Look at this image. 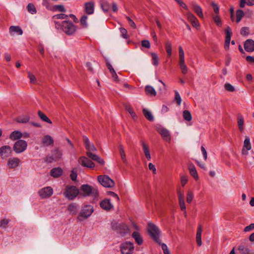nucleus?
I'll use <instances>...</instances> for the list:
<instances>
[{"instance_id": "1", "label": "nucleus", "mask_w": 254, "mask_h": 254, "mask_svg": "<svg viewBox=\"0 0 254 254\" xmlns=\"http://www.w3.org/2000/svg\"><path fill=\"white\" fill-rule=\"evenodd\" d=\"M55 25L56 29H62L68 35H73L76 30V26L69 20H64L61 23L55 21Z\"/></svg>"}, {"instance_id": "2", "label": "nucleus", "mask_w": 254, "mask_h": 254, "mask_svg": "<svg viewBox=\"0 0 254 254\" xmlns=\"http://www.w3.org/2000/svg\"><path fill=\"white\" fill-rule=\"evenodd\" d=\"M83 139L85 148L87 150H88V151L87 152V155L88 157L94 161H96L100 164L104 165L105 162L103 159L99 157L98 155L93 154L91 152V151H96V149L92 144L90 143L88 138L85 136H84Z\"/></svg>"}, {"instance_id": "3", "label": "nucleus", "mask_w": 254, "mask_h": 254, "mask_svg": "<svg viewBox=\"0 0 254 254\" xmlns=\"http://www.w3.org/2000/svg\"><path fill=\"white\" fill-rule=\"evenodd\" d=\"M79 193L84 196L96 197L98 195V190L95 187L88 185H83L80 187Z\"/></svg>"}, {"instance_id": "4", "label": "nucleus", "mask_w": 254, "mask_h": 254, "mask_svg": "<svg viewBox=\"0 0 254 254\" xmlns=\"http://www.w3.org/2000/svg\"><path fill=\"white\" fill-rule=\"evenodd\" d=\"M148 231L152 238L157 243L160 244L159 238L160 231L158 228L152 223L148 224Z\"/></svg>"}, {"instance_id": "5", "label": "nucleus", "mask_w": 254, "mask_h": 254, "mask_svg": "<svg viewBox=\"0 0 254 254\" xmlns=\"http://www.w3.org/2000/svg\"><path fill=\"white\" fill-rule=\"evenodd\" d=\"M79 190L75 186H67L65 188L64 194L69 199H74L79 194Z\"/></svg>"}, {"instance_id": "6", "label": "nucleus", "mask_w": 254, "mask_h": 254, "mask_svg": "<svg viewBox=\"0 0 254 254\" xmlns=\"http://www.w3.org/2000/svg\"><path fill=\"white\" fill-rule=\"evenodd\" d=\"M93 207L92 206L90 205H85L83 206L81 208L79 215L78 217V219L82 221V219L81 218L83 219H86L91 216L92 213L93 212Z\"/></svg>"}, {"instance_id": "7", "label": "nucleus", "mask_w": 254, "mask_h": 254, "mask_svg": "<svg viewBox=\"0 0 254 254\" xmlns=\"http://www.w3.org/2000/svg\"><path fill=\"white\" fill-rule=\"evenodd\" d=\"M98 181L103 186L106 188H111L114 185V181L107 175L99 176Z\"/></svg>"}, {"instance_id": "8", "label": "nucleus", "mask_w": 254, "mask_h": 254, "mask_svg": "<svg viewBox=\"0 0 254 254\" xmlns=\"http://www.w3.org/2000/svg\"><path fill=\"white\" fill-rule=\"evenodd\" d=\"M27 143L23 140H18L14 144L13 150L17 153L24 152L27 148Z\"/></svg>"}, {"instance_id": "9", "label": "nucleus", "mask_w": 254, "mask_h": 254, "mask_svg": "<svg viewBox=\"0 0 254 254\" xmlns=\"http://www.w3.org/2000/svg\"><path fill=\"white\" fill-rule=\"evenodd\" d=\"M121 250L123 254H131L134 250L133 244L130 242H125L122 244Z\"/></svg>"}, {"instance_id": "10", "label": "nucleus", "mask_w": 254, "mask_h": 254, "mask_svg": "<svg viewBox=\"0 0 254 254\" xmlns=\"http://www.w3.org/2000/svg\"><path fill=\"white\" fill-rule=\"evenodd\" d=\"M53 190L51 187H44L38 191V194L42 198H49L52 195Z\"/></svg>"}, {"instance_id": "11", "label": "nucleus", "mask_w": 254, "mask_h": 254, "mask_svg": "<svg viewBox=\"0 0 254 254\" xmlns=\"http://www.w3.org/2000/svg\"><path fill=\"white\" fill-rule=\"evenodd\" d=\"M157 130L165 141L168 142H170L171 137L168 130L162 127H158L157 128Z\"/></svg>"}, {"instance_id": "12", "label": "nucleus", "mask_w": 254, "mask_h": 254, "mask_svg": "<svg viewBox=\"0 0 254 254\" xmlns=\"http://www.w3.org/2000/svg\"><path fill=\"white\" fill-rule=\"evenodd\" d=\"M186 16L189 21H190L192 26L194 27H198L199 26V23L197 18L190 11H188L186 13Z\"/></svg>"}, {"instance_id": "13", "label": "nucleus", "mask_w": 254, "mask_h": 254, "mask_svg": "<svg viewBox=\"0 0 254 254\" xmlns=\"http://www.w3.org/2000/svg\"><path fill=\"white\" fill-rule=\"evenodd\" d=\"M78 163L84 167L93 168L95 165L90 160L85 157H81L78 160Z\"/></svg>"}, {"instance_id": "14", "label": "nucleus", "mask_w": 254, "mask_h": 254, "mask_svg": "<svg viewBox=\"0 0 254 254\" xmlns=\"http://www.w3.org/2000/svg\"><path fill=\"white\" fill-rule=\"evenodd\" d=\"M11 152V148L9 146H3L0 148V156L2 158H6L10 156Z\"/></svg>"}, {"instance_id": "15", "label": "nucleus", "mask_w": 254, "mask_h": 254, "mask_svg": "<svg viewBox=\"0 0 254 254\" xmlns=\"http://www.w3.org/2000/svg\"><path fill=\"white\" fill-rule=\"evenodd\" d=\"M20 160L17 157L10 158L7 161V167L9 169H14L19 165Z\"/></svg>"}, {"instance_id": "16", "label": "nucleus", "mask_w": 254, "mask_h": 254, "mask_svg": "<svg viewBox=\"0 0 254 254\" xmlns=\"http://www.w3.org/2000/svg\"><path fill=\"white\" fill-rule=\"evenodd\" d=\"M177 193H178V196L180 207L182 210H186V205H185V200H184V193L182 191H181V190H177Z\"/></svg>"}, {"instance_id": "17", "label": "nucleus", "mask_w": 254, "mask_h": 254, "mask_svg": "<svg viewBox=\"0 0 254 254\" xmlns=\"http://www.w3.org/2000/svg\"><path fill=\"white\" fill-rule=\"evenodd\" d=\"M192 8L194 12L197 15V16L201 19L204 18L203 14L201 7L195 3H191V4Z\"/></svg>"}, {"instance_id": "18", "label": "nucleus", "mask_w": 254, "mask_h": 254, "mask_svg": "<svg viewBox=\"0 0 254 254\" xmlns=\"http://www.w3.org/2000/svg\"><path fill=\"white\" fill-rule=\"evenodd\" d=\"M226 32V39L224 45V48L225 49L227 50L229 48L230 42L231 40V37L232 34L231 28L229 27H227V28L225 30Z\"/></svg>"}, {"instance_id": "19", "label": "nucleus", "mask_w": 254, "mask_h": 254, "mask_svg": "<svg viewBox=\"0 0 254 254\" xmlns=\"http://www.w3.org/2000/svg\"><path fill=\"white\" fill-rule=\"evenodd\" d=\"M42 143L45 146L53 145L54 144V139L50 135H46L42 137Z\"/></svg>"}, {"instance_id": "20", "label": "nucleus", "mask_w": 254, "mask_h": 254, "mask_svg": "<svg viewBox=\"0 0 254 254\" xmlns=\"http://www.w3.org/2000/svg\"><path fill=\"white\" fill-rule=\"evenodd\" d=\"M94 3L92 1L85 3L84 11L88 14H91L94 12Z\"/></svg>"}, {"instance_id": "21", "label": "nucleus", "mask_w": 254, "mask_h": 254, "mask_svg": "<svg viewBox=\"0 0 254 254\" xmlns=\"http://www.w3.org/2000/svg\"><path fill=\"white\" fill-rule=\"evenodd\" d=\"M252 147L250 142V139L248 136L246 137L244 142V145L242 150L243 154H247L248 151L251 150Z\"/></svg>"}, {"instance_id": "22", "label": "nucleus", "mask_w": 254, "mask_h": 254, "mask_svg": "<svg viewBox=\"0 0 254 254\" xmlns=\"http://www.w3.org/2000/svg\"><path fill=\"white\" fill-rule=\"evenodd\" d=\"M244 48L246 51L252 52L254 51V41L252 39H248L246 41L244 44Z\"/></svg>"}, {"instance_id": "23", "label": "nucleus", "mask_w": 254, "mask_h": 254, "mask_svg": "<svg viewBox=\"0 0 254 254\" xmlns=\"http://www.w3.org/2000/svg\"><path fill=\"white\" fill-rule=\"evenodd\" d=\"M9 32L11 35H13L14 33H16L17 35H22L23 33V31L21 28L16 26H10L9 28Z\"/></svg>"}, {"instance_id": "24", "label": "nucleus", "mask_w": 254, "mask_h": 254, "mask_svg": "<svg viewBox=\"0 0 254 254\" xmlns=\"http://www.w3.org/2000/svg\"><path fill=\"white\" fill-rule=\"evenodd\" d=\"M100 206L106 210H110L113 207L110 200L107 199H105L101 202Z\"/></svg>"}, {"instance_id": "25", "label": "nucleus", "mask_w": 254, "mask_h": 254, "mask_svg": "<svg viewBox=\"0 0 254 254\" xmlns=\"http://www.w3.org/2000/svg\"><path fill=\"white\" fill-rule=\"evenodd\" d=\"M63 170L59 167L53 168L51 171V175L54 178H58L62 175Z\"/></svg>"}, {"instance_id": "26", "label": "nucleus", "mask_w": 254, "mask_h": 254, "mask_svg": "<svg viewBox=\"0 0 254 254\" xmlns=\"http://www.w3.org/2000/svg\"><path fill=\"white\" fill-rule=\"evenodd\" d=\"M22 136V133L19 131L16 130L11 133L9 137L11 140H15L20 138Z\"/></svg>"}, {"instance_id": "27", "label": "nucleus", "mask_w": 254, "mask_h": 254, "mask_svg": "<svg viewBox=\"0 0 254 254\" xmlns=\"http://www.w3.org/2000/svg\"><path fill=\"white\" fill-rule=\"evenodd\" d=\"M132 237L135 240L136 243L140 245L143 243V239L140 235L137 232H134L132 234Z\"/></svg>"}, {"instance_id": "28", "label": "nucleus", "mask_w": 254, "mask_h": 254, "mask_svg": "<svg viewBox=\"0 0 254 254\" xmlns=\"http://www.w3.org/2000/svg\"><path fill=\"white\" fill-rule=\"evenodd\" d=\"M165 48L168 57L171 56L172 54V45L171 41H167L165 43Z\"/></svg>"}, {"instance_id": "29", "label": "nucleus", "mask_w": 254, "mask_h": 254, "mask_svg": "<svg viewBox=\"0 0 254 254\" xmlns=\"http://www.w3.org/2000/svg\"><path fill=\"white\" fill-rule=\"evenodd\" d=\"M145 93L146 94L152 96H155L156 92L154 88L149 85L146 86L145 89Z\"/></svg>"}, {"instance_id": "30", "label": "nucleus", "mask_w": 254, "mask_h": 254, "mask_svg": "<svg viewBox=\"0 0 254 254\" xmlns=\"http://www.w3.org/2000/svg\"><path fill=\"white\" fill-rule=\"evenodd\" d=\"M142 149L145 157L148 160L151 159V155L150 154L149 148L148 146L143 142H142Z\"/></svg>"}, {"instance_id": "31", "label": "nucleus", "mask_w": 254, "mask_h": 254, "mask_svg": "<svg viewBox=\"0 0 254 254\" xmlns=\"http://www.w3.org/2000/svg\"><path fill=\"white\" fill-rule=\"evenodd\" d=\"M16 121L19 123H26L29 121V117L27 115L20 116L16 119Z\"/></svg>"}, {"instance_id": "32", "label": "nucleus", "mask_w": 254, "mask_h": 254, "mask_svg": "<svg viewBox=\"0 0 254 254\" xmlns=\"http://www.w3.org/2000/svg\"><path fill=\"white\" fill-rule=\"evenodd\" d=\"M244 118L242 115H239L238 117V126L241 132H243L244 130Z\"/></svg>"}, {"instance_id": "33", "label": "nucleus", "mask_w": 254, "mask_h": 254, "mask_svg": "<svg viewBox=\"0 0 254 254\" xmlns=\"http://www.w3.org/2000/svg\"><path fill=\"white\" fill-rule=\"evenodd\" d=\"M143 114L145 117L149 121H152L154 119V117L152 115L151 113L146 109H143Z\"/></svg>"}, {"instance_id": "34", "label": "nucleus", "mask_w": 254, "mask_h": 254, "mask_svg": "<svg viewBox=\"0 0 254 254\" xmlns=\"http://www.w3.org/2000/svg\"><path fill=\"white\" fill-rule=\"evenodd\" d=\"M179 64L182 73L184 74H187L188 68L185 64V61H179Z\"/></svg>"}, {"instance_id": "35", "label": "nucleus", "mask_w": 254, "mask_h": 254, "mask_svg": "<svg viewBox=\"0 0 254 254\" xmlns=\"http://www.w3.org/2000/svg\"><path fill=\"white\" fill-rule=\"evenodd\" d=\"M189 171H190V174L194 178V179L195 180H198V174H197V173L195 168L193 166H190L189 167Z\"/></svg>"}, {"instance_id": "36", "label": "nucleus", "mask_w": 254, "mask_h": 254, "mask_svg": "<svg viewBox=\"0 0 254 254\" xmlns=\"http://www.w3.org/2000/svg\"><path fill=\"white\" fill-rule=\"evenodd\" d=\"M38 114L40 118L43 121L45 122H47L49 124H52L51 121L47 117V116L45 115L43 113H42L41 111H38Z\"/></svg>"}, {"instance_id": "37", "label": "nucleus", "mask_w": 254, "mask_h": 254, "mask_svg": "<svg viewBox=\"0 0 254 254\" xmlns=\"http://www.w3.org/2000/svg\"><path fill=\"white\" fill-rule=\"evenodd\" d=\"M150 55L152 58V64L154 66H157L159 64V59L157 54L151 53Z\"/></svg>"}, {"instance_id": "38", "label": "nucleus", "mask_w": 254, "mask_h": 254, "mask_svg": "<svg viewBox=\"0 0 254 254\" xmlns=\"http://www.w3.org/2000/svg\"><path fill=\"white\" fill-rule=\"evenodd\" d=\"M126 110L129 113V114L131 115V117L134 119L135 120L137 118V116L135 114V113L134 112L132 107L129 105H127L125 106Z\"/></svg>"}, {"instance_id": "39", "label": "nucleus", "mask_w": 254, "mask_h": 254, "mask_svg": "<svg viewBox=\"0 0 254 254\" xmlns=\"http://www.w3.org/2000/svg\"><path fill=\"white\" fill-rule=\"evenodd\" d=\"M68 17V15L61 13L54 15L52 18L54 20L55 22L56 19H65V20H67Z\"/></svg>"}, {"instance_id": "40", "label": "nucleus", "mask_w": 254, "mask_h": 254, "mask_svg": "<svg viewBox=\"0 0 254 254\" xmlns=\"http://www.w3.org/2000/svg\"><path fill=\"white\" fill-rule=\"evenodd\" d=\"M212 17L214 22L217 26H220L222 25V21L220 17L219 14H213L212 15Z\"/></svg>"}, {"instance_id": "41", "label": "nucleus", "mask_w": 254, "mask_h": 254, "mask_svg": "<svg viewBox=\"0 0 254 254\" xmlns=\"http://www.w3.org/2000/svg\"><path fill=\"white\" fill-rule=\"evenodd\" d=\"M119 149L121 159L124 162H125L126 161V156L123 146L120 145Z\"/></svg>"}, {"instance_id": "42", "label": "nucleus", "mask_w": 254, "mask_h": 254, "mask_svg": "<svg viewBox=\"0 0 254 254\" xmlns=\"http://www.w3.org/2000/svg\"><path fill=\"white\" fill-rule=\"evenodd\" d=\"M88 16L86 15H83L80 20V24L83 27H87L88 26L87 24Z\"/></svg>"}, {"instance_id": "43", "label": "nucleus", "mask_w": 254, "mask_h": 254, "mask_svg": "<svg viewBox=\"0 0 254 254\" xmlns=\"http://www.w3.org/2000/svg\"><path fill=\"white\" fill-rule=\"evenodd\" d=\"M193 192L191 190H189L187 194V202L188 203H191L193 198Z\"/></svg>"}, {"instance_id": "44", "label": "nucleus", "mask_w": 254, "mask_h": 254, "mask_svg": "<svg viewBox=\"0 0 254 254\" xmlns=\"http://www.w3.org/2000/svg\"><path fill=\"white\" fill-rule=\"evenodd\" d=\"M179 61H185V54L181 46L179 47Z\"/></svg>"}, {"instance_id": "45", "label": "nucleus", "mask_w": 254, "mask_h": 254, "mask_svg": "<svg viewBox=\"0 0 254 254\" xmlns=\"http://www.w3.org/2000/svg\"><path fill=\"white\" fill-rule=\"evenodd\" d=\"M183 117L184 119L187 121H190L192 119L190 113L187 110H185L183 112Z\"/></svg>"}, {"instance_id": "46", "label": "nucleus", "mask_w": 254, "mask_h": 254, "mask_svg": "<svg viewBox=\"0 0 254 254\" xmlns=\"http://www.w3.org/2000/svg\"><path fill=\"white\" fill-rule=\"evenodd\" d=\"M244 14L242 10H238L236 11V22L239 23L243 17Z\"/></svg>"}, {"instance_id": "47", "label": "nucleus", "mask_w": 254, "mask_h": 254, "mask_svg": "<svg viewBox=\"0 0 254 254\" xmlns=\"http://www.w3.org/2000/svg\"><path fill=\"white\" fill-rule=\"evenodd\" d=\"M28 77L30 79V82L32 84H36L37 83V79L35 76L31 72L28 71Z\"/></svg>"}, {"instance_id": "48", "label": "nucleus", "mask_w": 254, "mask_h": 254, "mask_svg": "<svg viewBox=\"0 0 254 254\" xmlns=\"http://www.w3.org/2000/svg\"><path fill=\"white\" fill-rule=\"evenodd\" d=\"M101 6L103 10L106 12L108 11L110 7L109 3L106 1H102L101 3Z\"/></svg>"}, {"instance_id": "49", "label": "nucleus", "mask_w": 254, "mask_h": 254, "mask_svg": "<svg viewBox=\"0 0 254 254\" xmlns=\"http://www.w3.org/2000/svg\"><path fill=\"white\" fill-rule=\"evenodd\" d=\"M120 32L121 33L122 37L124 38V39H128L129 38V36L127 34V30L123 27L120 28Z\"/></svg>"}, {"instance_id": "50", "label": "nucleus", "mask_w": 254, "mask_h": 254, "mask_svg": "<svg viewBox=\"0 0 254 254\" xmlns=\"http://www.w3.org/2000/svg\"><path fill=\"white\" fill-rule=\"evenodd\" d=\"M28 11L31 14H35L36 12V9L35 6L32 4L29 3L27 6Z\"/></svg>"}, {"instance_id": "51", "label": "nucleus", "mask_w": 254, "mask_h": 254, "mask_svg": "<svg viewBox=\"0 0 254 254\" xmlns=\"http://www.w3.org/2000/svg\"><path fill=\"white\" fill-rule=\"evenodd\" d=\"M225 89L229 92H234L235 89L233 86L229 83H226L224 85Z\"/></svg>"}, {"instance_id": "52", "label": "nucleus", "mask_w": 254, "mask_h": 254, "mask_svg": "<svg viewBox=\"0 0 254 254\" xmlns=\"http://www.w3.org/2000/svg\"><path fill=\"white\" fill-rule=\"evenodd\" d=\"M211 6L213 7V11H214L215 14H219V7L218 6V5L216 3L212 2L211 3Z\"/></svg>"}, {"instance_id": "53", "label": "nucleus", "mask_w": 254, "mask_h": 254, "mask_svg": "<svg viewBox=\"0 0 254 254\" xmlns=\"http://www.w3.org/2000/svg\"><path fill=\"white\" fill-rule=\"evenodd\" d=\"M77 209V207L75 204H70L68 206V210L71 212H73V213H75L76 212Z\"/></svg>"}, {"instance_id": "54", "label": "nucleus", "mask_w": 254, "mask_h": 254, "mask_svg": "<svg viewBox=\"0 0 254 254\" xmlns=\"http://www.w3.org/2000/svg\"><path fill=\"white\" fill-rule=\"evenodd\" d=\"M175 100L178 105H180L182 102V99L178 91H175Z\"/></svg>"}, {"instance_id": "55", "label": "nucleus", "mask_w": 254, "mask_h": 254, "mask_svg": "<svg viewBox=\"0 0 254 254\" xmlns=\"http://www.w3.org/2000/svg\"><path fill=\"white\" fill-rule=\"evenodd\" d=\"M70 178L72 181H75L77 177L76 170L73 169L70 173Z\"/></svg>"}, {"instance_id": "56", "label": "nucleus", "mask_w": 254, "mask_h": 254, "mask_svg": "<svg viewBox=\"0 0 254 254\" xmlns=\"http://www.w3.org/2000/svg\"><path fill=\"white\" fill-rule=\"evenodd\" d=\"M141 46L143 47L146 48H150V44L149 41L148 40H143L141 42Z\"/></svg>"}, {"instance_id": "57", "label": "nucleus", "mask_w": 254, "mask_h": 254, "mask_svg": "<svg viewBox=\"0 0 254 254\" xmlns=\"http://www.w3.org/2000/svg\"><path fill=\"white\" fill-rule=\"evenodd\" d=\"M161 248L163 251L164 254H170L169 251L168 250L167 246L166 244H162Z\"/></svg>"}, {"instance_id": "58", "label": "nucleus", "mask_w": 254, "mask_h": 254, "mask_svg": "<svg viewBox=\"0 0 254 254\" xmlns=\"http://www.w3.org/2000/svg\"><path fill=\"white\" fill-rule=\"evenodd\" d=\"M126 18L128 21V24L133 28L135 29L136 28V25L135 23L128 16L126 17Z\"/></svg>"}, {"instance_id": "59", "label": "nucleus", "mask_w": 254, "mask_h": 254, "mask_svg": "<svg viewBox=\"0 0 254 254\" xmlns=\"http://www.w3.org/2000/svg\"><path fill=\"white\" fill-rule=\"evenodd\" d=\"M249 30L247 27H243L240 31L241 34L242 35H247L249 34Z\"/></svg>"}, {"instance_id": "60", "label": "nucleus", "mask_w": 254, "mask_h": 254, "mask_svg": "<svg viewBox=\"0 0 254 254\" xmlns=\"http://www.w3.org/2000/svg\"><path fill=\"white\" fill-rule=\"evenodd\" d=\"M188 182V178L187 177L183 176L181 178V183L183 187H184Z\"/></svg>"}, {"instance_id": "61", "label": "nucleus", "mask_w": 254, "mask_h": 254, "mask_svg": "<svg viewBox=\"0 0 254 254\" xmlns=\"http://www.w3.org/2000/svg\"><path fill=\"white\" fill-rule=\"evenodd\" d=\"M254 229V223L251 224L250 225L246 227L244 229L245 232H249Z\"/></svg>"}, {"instance_id": "62", "label": "nucleus", "mask_w": 254, "mask_h": 254, "mask_svg": "<svg viewBox=\"0 0 254 254\" xmlns=\"http://www.w3.org/2000/svg\"><path fill=\"white\" fill-rule=\"evenodd\" d=\"M55 8L62 12H64L65 11L64 6L62 5H57L55 6Z\"/></svg>"}, {"instance_id": "63", "label": "nucleus", "mask_w": 254, "mask_h": 254, "mask_svg": "<svg viewBox=\"0 0 254 254\" xmlns=\"http://www.w3.org/2000/svg\"><path fill=\"white\" fill-rule=\"evenodd\" d=\"M201 150L203 158H204V160H206L207 158V152L203 146H202L201 147Z\"/></svg>"}, {"instance_id": "64", "label": "nucleus", "mask_w": 254, "mask_h": 254, "mask_svg": "<svg viewBox=\"0 0 254 254\" xmlns=\"http://www.w3.org/2000/svg\"><path fill=\"white\" fill-rule=\"evenodd\" d=\"M148 167L150 170L152 171L153 174L156 173V168L155 166L151 163H150L148 165Z\"/></svg>"}]
</instances>
